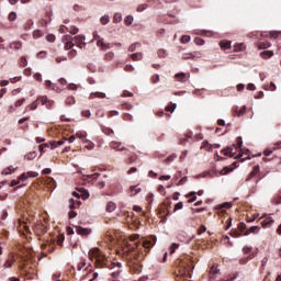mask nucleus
I'll list each match as a JSON object with an SVG mask.
<instances>
[{
    "label": "nucleus",
    "mask_w": 281,
    "mask_h": 281,
    "mask_svg": "<svg viewBox=\"0 0 281 281\" xmlns=\"http://www.w3.org/2000/svg\"><path fill=\"white\" fill-rule=\"evenodd\" d=\"M88 256L91 260V262L94 263V267L97 269H110L111 276L114 279L120 278V274L122 273V263L120 262H111L106 258V255L102 254V250L99 248H92L89 250Z\"/></svg>",
    "instance_id": "1"
},
{
    "label": "nucleus",
    "mask_w": 281,
    "mask_h": 281,
    "mask_svg": "<svg viewBox=\"0 0 281 281\" xmlns=\"http://www.w3.org/2000/svg\"><path fill=\"white\" fill-rule=\"evenodd\" d=\"M155 244L150 239H143L142 241L135 243V259L140 262L146 258V254L153 249Z\"/></svg>",
    "instance_id": "2"
},
{
    "label": "nucleus",
    "mask_w": 281,
    "mask_h": 281,
    "mask_svg": "<svg viewBox=\"0 0 281 281\" xmlns=\"http://www.w3.org/2000/svg\"><path fill=\"white\" fill-rule=\"evenodd\" d=\"M63 41L65 43L66 50L72 49L74 45H77V47H79V49H82V47H85L87 45V43H85L83 35H77L74 38H71L70 35H65Z\"/></svg>",
    "instance_id": "3"
},
{
    "label": "nucleus",
    "mask_w": 281,
    "mask_h": 281,
    "mask_svg": "<svg viewBox=\"0 0 281 281\" xmlns=\"http://www.w3.org/2000/svg\"><path fill=\"white\" fill-rule=\"evenodd\" d=\"M36 177H38V172H35V171L24 172L19 177V180L11 181V188H14V186H19L21 181H27V179H36Z\"/></svg>",
    "instance_id": "4"
},
{
    "label": "nucleus",
    "mask_w": 281,
    "mask_h": 281,
    "mask_svg": "<svg viewBox=\"0 0 281 281\" xmlns=\"http://www.w3.org/2000/svg\"><path fill=\"white\" fill-rule=\"evenodd\" d=\"M192 269H194V265L189 263L188 261H182L180 265L179 274L186 278L192 273Z\"/></svg>",
    "instance_id": "5"
},
{
    "label": "nucleus",
    "mask_w": 281,
    "mask_h": 281,
    "mask_svg": "<svg viewBox=\"0 0 281 281\" xmlns=\"http://www.w3.org/2000/svg\"><path fill=\"white\" fill-rule=\"evenodd\" d=\"M262 218H265V220L262 221ZM260 221H261V226L263 227V229H267L268 227H271L274 223V221L271 218V216H269L267 214H263L260 217Z\"/></svg>",
    "instance_id": "6"
},
{
    "label": "nucleus",
    "mask_w": 281,
    "mask_h": 281,
    "mask_svg": "<svg viewBox=\"0 0 281 281\" xmlns=\"http://www.w3.org/2000/svg\"><path fill=\"white\" fill-rule=\"evenodd\" d=\"M72 194L74 196H76V199L81 198L83 201H87V199H89V191L85 189H80L78 192H74Z\"/></svg>",
    "instance_id": "7"
},
{
    "label": "nucleus",
    "mask_w": 281,
    "mask_h": 281,
    "mask_svg": "<svg viewBox=\"0 0 281 281\" xmlns=\"http://www.w3.org/2000/svg\"><path fill=\"white\" fill-rule=\"evenodd\" d=\"M65 30H67V32H69L70 34H78V27L74 25L71 26L61 25L59 27V32H65Z\"/></svg>",
    "instance_id": "8"
},
{
    "label": "nucleus",
    "mask_w": 281,
    "mask_h": 281,
    "mask_svg": "<svg viewBox=\"0 0 281 281\" xmlns=\"http://www.w3.org/2000/svg\"><path fill=\"white\" fill-rule=\"evenodd\" d=\"M189 78L190 74L179 72L176 75V80H178V82H187Z\"/></svg>",
    "instance_id": "9"
},
{
    "label": "nucleus",
    "mask_w": 281,
    "mask_h": 281,
    "mask_svg": "<svg viewBox=\"0 0 281 281\" xmlns=\"http://www.w3.org/2000/svg\"><path fill=\"white\" fill-rule=\"evenodd\" d=\"M76 233L79 234V236H89V234H91V231L89 228L76 226Z\"/></svg>",
    "instance_id": "10"
},
{
    "label": "nucleus",
    "mask_w": 281,
    "mask_h": 281,
    "mask_svg": "<svg viewBox=\"0 0 281 281\" xmlns=\"http://www.w3.org/2000/svg\"><path fill=\"white\" fill-rule=\"evenodd\" d=\"M110 148L117 151L126 150V147H124L122 143H117V142H112L110 144Z\"/></svg>",
    "instance_id": "11"
},
{
    "label": "nucleus",
    "mask_w": 281,
    "mask_h": 281,
    "mask_svg": "<svg viewBox=\"0 0 281 281\" xmlns=\"http://www.w3.org/2000/svg\"><path fill=\"white\" fill-rule=\"evenodd\" d=\"M142 192V188L139 186H133L130 188V196H137Z\"/></svg>",
    "instance_id": "12"
},
{
    "label": "nucleus",
    "mask_w": 281,
    "mask_h": 281,
    "mask_svg": "<svg viewBox=\"0 0 281 281\" xmlns=\"http://www.w3.org/2000/svg\"><path fill=\"white\" fill-rule=\"evenodd\" d=\"M220 271L218 268L213 266L210 270V281L216 280V273H220Z\"/></svg>",
    "instance_id": "13"
},
{
    "label": "nucleus",
    "mask_w": 281,
    "mask_h": 281,
    "mask_svg": "<svg viewBox=\"0 0 281 281\" xmlns=\"http://www.w3.org/2000/svg\"><path fill=\"white\" fill-rule=\"evenodd\" d=\"M94 98L104 99V98H106V94L104 92H92V93H90L89 99L94 100Z\"/></svg>",
    "instance_id": "14"
},
{
    "label": "nucleus",
    "mask_w": 281,
    "mask_h": 281,
    "mask_svg": "<svg viewBox=\"0 0 281 281\" xmlns=\"http://www.w3.org/2000/svg\"><path fill=\"white\" fill-rule=\"evenodd\" d=\"M97 46L101 47V49H111V45L110 44H104V40L101 38L97 42Z\"/></svg>",
    "instance_id": "15"
},
{
    "label": "nucleus",
    "mask_w": 281,
    "mask_h": 281,
    "mask_svg": "<svg viewBox=\"0 0 281 281\" xmlns=\"http://www.w3.org/2000/svg\"><path fill=\"white\" fill-rule=\"evenodd\" d=\"M221 49H231L232 48V42L229 41H221L220 42Z\"/></svg>",
    "instance_id": "16"
},
{
    "label": "nucleus",
    "mask_w": 281,
    "mask_h": 281,
    "mask_svg": "<svg viewBox=\"0 0 281 281\" xmlns=\"http://www.w3.org/2000/svg\"><path fill=\"white\" fill-rule=\"evenodd\" d=\"M225 157H234V149L232 147H226L222 150Z\"/></svg>",
    "instance_id": "17"
},
{
    "label": "nucleus",
    "mask_w": 281,
    "mask_h": 281,
    "mask_svg": "<svg viewBox=\"0 0 281 281\" xmlns=\"http://www.w3.org/2000/svg\"><path fill=\"white\" fill-rule=\"evenodd\" d=\"M79 205H81V202H80V200H74V199H71L70 200V204H69V207H70V210H76V207H78Z\"/></svg>",
    "instance_id": "18"
},
{
    "label": "nucleus",
    "mask_w": 281,
    "mask_h": 281,
    "mask_svg": "<svg viewBox=\"0 0 281 281\" xmlns=\"http://www.w3.org/2000/svg\"><path fill=\"white\" fill-rule=\"evenodd\" d=\"M116 207L117 205L114 202H108L105 210L106 212H115Z\"/></svg>",
    "instance_id": "19"
},
{
    "label": "nucleus",
    "mask_w": 281,
    "mask_h": 281,
    "mask_svg": "<svg viewBox=\"0 0 281 281\" xmlns=\"http://www.w3.org/2000/svg\"><path fill=\"white\" fill-rule=\"evenodd\" d=\"M100 23H101V25H109V23H111V18L105 14V15L101 16Z\"/></svg>",
    "instance_id": "20"
},
{
    "label": "nucleus",
    "mask_w": 281,
    "mask_h": 281,
    "mask_svg": "<svg viewBox=\"0 0 281 281\" xmlns=\"http://www.w3.org/2000/svg\"><path fill=\"white\" fill-rule=\"evenodd\" d=\"M85 148H87L88 150H93V148H95V144L91 143L89 139H85L83 140Z\"/></svg>",
    "instance_id": "21"
},
{
    "label": "nucleus",
    "mask_w": 281,
    "mask_h": 281,
    "mask_svg": "<svg viewBox=\"0 0 281 281\" xmlns=\"http://www.w3.org/2000/svg\"><path fill=\"white\" fill-rule=\"evenodd\" d=\"M192 196V199H190ZM187 199H190L188 203H194L196 201V192L192 191L186 195Z\"/></svg>",
    "instance_id": "22"
},
{
    "label": "nucleus",
    "mask_w": 281,
    "mask_h": 281,
    "mask_svg": "<svg viewBox=\"0 0 281 281\" xmlns=\"http://www.w3.org/2000/svg\"><path fill=\"white\" fill-rule=\"evenodd\" d=\"M258 232H260V226H251L249 232H246V236H249V234H258Z\"/></svg>",
    "instance_id": "23"
},
{
    "label": "nucleus",
    "mask_w": 281,
    "mask_h": 281,
    "mask_svg": "<svg viewBox=\"0 0 281 281\" xmlns=\"http://www.w3.org/2000/svg\"><path fill=\"white\" fill-rule=\"evenodd\" d=\"M247 112V106L244 105L240 110H238V108L235 110V114L240 117V115H245V113Z\"/></svg>",
    "instance_id": "24"
},
{
    "label": "nucleus",
    "mask_w": 281,
    "mask_h": 281,
    "mask_svg": "<svg viewBox=\"0 0 281 281\" xmlns=\"http://www.w3.org/2000/svg\"><path fill=\"white\" fill-rule=\"evenodd\" d=\"M113 23H122V13L120 12L114 13Z\"/></svg>",
    "instance_id": "25"
},
{
    "label": "nucleus",
    "mask_w": 281,
    "mask_h": 281,
    "mask_svg": "<svg viewBox=\"0 0 281 281\" xmlns=\"http://www.w3.org/2000/svg\"><path fill=\"white\" fill-rule=\"evenodd\" d=\"M22 47H23V44H21V42H12L10 44L11 49H21Z\"/></svg>",
    "instance_id": "26"
},
{
    "label": "nucleus",
    "mask_w": 281,
    "mask_h": 281,
    "mask_svg": "<svg viewBox=\"0 0 281 281\" xmlns=\"http://www.w3.org/2000/svg\"><path fill=\"white\" fill-rule=\"evenodd\" d=\"M24 159H27V161H32V159H36V151H30L24 156Z\"/></svg>",
    "instance_id": "27"
},
{
    "label": "nucleus",
    "mask_w": 281,
    "mask_h": 281,
    "mask_svg": "<svg viewBox=\"0 0 281 281\" xmlns=\"http://www.w3.org/2000/svg\"><path fill=\"white\" fill-rule=\"evenodd\" d=\"M65 142H67V138H63L61 140H58V142H53L52 146L53 148H58V146L65 145Z\"/></svg>",
    "instance_id": "28"
},
{
    "label": "nucleus",
    "mask_w": 281,
    "mask_h": 281,
    "mask_svg": "<svg viewBox=\"0 0 281 281\" xmlns=\"http://www.w3.org/2000/svg\"><path fill=\"white\" fill-rule=\"evenodd\" d=\"M29 109H30V111H36L38 109V101H35L32 104H30L29 106H26L25 111H27Z\"/></svg>",
    "instance_id": "29"
},
{
    "label": "nucleus",
    "mask_w": 281,
    "mask_h": 281,
    "mask_svg": "<svg viewBox=\"0 0 281 281\" xmlns=\"http://www.w3.org/2000/svg\"><path fill=\"white\" fill-rule=\"evenodd\" d=\"M132 60H142L144 58V55L142 53H134L131 55Z\"/></svg>",
    "instance_id": "30"
},
{
    "label": "nucleus",
    "mask_w": 281,
    "mask_h": 281,
    "mask_svg": "<svg viewBox=\"0 0 281 281\" xmlns=\"http://www.w3.org/2000/svg\"><path fill=\"white\" fill-rule=\"evenodd\" d=\"M41 103L43 104V105H47V106H52V104H54V101H49V100H47V97H42L41 98Z\"/></svg>",
    "instance_id": "31"
},
{
    "label": "nucleus",
    "mask_w": 281,
    "mask_h": 281,
    "mask_svg": "<svg viewBox=\"0 0 281 281\" xmlns=\"http://www.w3.org/2000/svg\"><path fill=\"white\" fill-rule=\"evenodd\" d=\"M14 170H16V168L12 167V166H9L8 168H5L3 171H2V175H12V172H14Z\"/></svg>",
    "instance_id": "32"
},
{
    "label": "nucleus",
    "mask_w": 281,
    "mask_h": 281,
    "mask_svg": "<svg viewBox=\"0 0 281 281\" xmlns=\"http://www.w3.org/2000/svg\"><path fill=\"white\" fill-rule=\"evenodd\" d=\"M245 44L244 43H239V44H236L234 46V52H243L245 49Z\"/></svg>",
    "instance_id": "33"
},
{
    "label": "nucleus",
    "mask_w": 281,
    "mask_h": 281,
    "mask_svg": "<svg viewBox=\"0 0 281 281\" xmlns=\"http://www.w3.org/2000/svg\"><path fill=\"white\" fill-rule=\"evenodd\" d=\"M76 137H78V139H82V142H85V139H87V132H77Z\"/></svg>",
    "instance_id": "34"
},
{
    "label": "nucleus",
    "mask_w": 281,
    "mask_h": 281,
    "mask_svg": "<svg viewBox=\"0 0 281 281\" xmlns=\"http://www.w3.org/2000/svg\"><path fill=\"white\" fill-rule=\"evenodd\" d=\"M273 203H274V205H281V190L279 191V193L273 199Z\"/></svg>",
    "instance_id": "35"
},
{
    "label": "nucleus",
    "mask_w": 281,
    "mask_h": 281,
    "mask_svg": "<svg viewBox=\"0 0 281 281\" xmlns=\"http://www.w3.org/2000/svg\"><path fill=\"white\" fill-rule=\"evenodd\" d=\"M262 58H271L273 56L272 50H265L261 53Z\"/></svg>",
    "instance_id": "36"
},
{
    "label": "nucleus",
    "mask_w": 281,
    "mask_h": 281,
    "mask_svg": "<svg viewBox=\"0 0 281 281\" xmlns=\"http://www.w3.org/2000/svg\"><path fill=\"white\" fill-rule=\"evenodd\" d=\"M191 41V37L190 35H183L181 38H180V42L186 45L187 43H190Z\"/></svg>",
    "instance_id": "37"
},
{
    "label": "nucleus",
    "mask_w": 281,
    "mask_h": 281,
    "mask_svg": "<svg viewBox=\"0 0 281 281\" xmlns=\"http://www.w3.org/2000/svg\"><path fill=\"white\" fill-rule=\"evenodd\" d=\"M101 131L104 133V135H113L111 127H101Z\"/></svg>",
    "instance_id": "38"
},
{
    "label": "nucleus",
    "mask_w": 281,
    "mask_h": 281,
    "mask_svg": "<svg viewBox=\"0 0 281 281\" xmlns=\"http://www.w3.org/2000/svg\"><path fill=\"white\" fill-rule=\"evenodd\" d=\"M124 23H125V25H133V15H127L124 19Z\"/></svg>",
    "instance_id": "39"
},
{
    "label": "nucleus",
    "mask_w": 281,
    "mask_h": 281,
    "mask_svg": "<svg viewBox=\"0 0 281 281\" xmlns=\"http://www.w3.org/2000/svg\"><path fill=\"white\" fill-rule=\"evenodd\" d=\"M66 104H67L68 106H71V104H76V99H75L74 97H68V98L66 99Z\"/></svg>",
    "instance_id": "40"
},
{
    "label": "nucleus",
    "mask_w": 281,
    "mask_h": 281,
    "mask_svg": "<svg viewBox=\"0 0 281 281\" xmlns=\"http://www.w3.org/2000/svg\"><path fill=\"white\" fill-rule=\"evenodd\" d=\"M85 267H87V261L82 260L81 262H79L77 265V271H82V269H85Z\"/></svg>",
    "instance_id": "41"
},
{
    "label": "nucleus",
    "mask_w": 281,
    "mask_h": 281,
    "mask_svg": "<svg viewBox=\"0 0 281 281\" xmlns=\"http://www.w3.org/2000/svg\"><path fill=\"white\" fill-rule=\"evenodd\" d=\"M229 207H232V203H229V202L220 204V210H224V209L229 210Z\"/></svg>",
    "instance_id": "42"
},
{
    "label": "nucleus",
    "mask_w": 281,
    "mask_h": 281,
    "mask_svg": "<svg viewBox=\"0 0 281 281\" xmlns=\"http://www.w3.org/2000/svg\"><path fill=\"white\" fill-rule=\"evenodd\" d=\"M191 138H192V132L188 133V134L186 135V138H181V139H180V144L184 145V144H186V140H187V139H191Z\"/></svg>",
    "instance_id": "43"
},
{
    "label": "nucleus",
    "mask_w": 281,
    "mask_h": 281,
    "mask_svg": "<svg viewBox=\"0 0 281 281\" xmlns=\"http://www.w3.org/2000/svg\"><path fill=\"white\" fill-rule=\"evenodd\" d=\"M136 47H142V44L139 43H134L128 47V52H135Z\"/></svg>",
    "instance_id": "44"
},
{
    "label": "nucleus",
    "mask_w": 281,
    "mask_h": 281,
    "mask_svg": "<svg viewBox=\"0 0 281 281\" xmlns=\"http://www.w3.org/2000/svg\"><path fill=\"white\" fill-rule=\"evenodd\" d=\"M229 172H232V168L229 167H224L222 170H221V175H229Z\"/></svg>",
    "instance_id": "45"
},
{
    "label": "nucleus",
    "mask_w": 281,
    "mask_h": 281,
    "mask_svg": "<svg viewBox=\"0 0 281 281\" xmlns=\"http://www.w3.org/2000/svg\"><path fill=\"white\" fill-rule=\"evenodd\" d=\"M46 41H48V43H54V41H56V35L54 34H48L46 36Z\"/></svg>",
    "instance_id": "46"
},
{
    "label": "nucleus",
    "mask_w": 281,
    "mask_h": 281,
    "mask_svg": "<svg viewBox=\"0 0 281 281\" xmlns=\"http://www.w3.org/2000/svg\"><path fill=\"white\" fill-rule=\"evenodd\" d=\"M194 43L195 45H205V41H203L201 37H195Z\"/></svg>",
    "instance_id": "47"
},
{
    "label": "nucleus",
    "mask_w": 281,
    "mask_h": 281,
    "mask_svg": "<svg viewBox=\"0 0 281 281\" xmlns=\"http://www.w3.org/2000/svg\"><path fill=\"white\" fill-rule=\"evenodd\" d=\"M175 109H177V103H173L172 105L167 106L166 111L175 113Z\"/></svg>",
    "instance_id": "48"
},
{
    "label": "nucleus",
    "mask_w": 281,
    "mask_h": 281,
    "mask_svg": "<svg viewBox=\"0 0 281 281\" xmlns=\"http://www.w3.org/2000/svg\"><path fill=\"white\" fill-rule=\"evenodd\" d=\"M231 236L233 238H240L241 234L238 231H231Z\"/></svg>",
    "instance_id": "49"
},
{
    "label": "nucleus",
    "mask_w": 281,
    "mask_h": 281,
    "mask_svg": "<svg viewBox=\"0 0 281 281\" xmlns=\"http://www.w3.org/2000/svg\"><path fill=\"white\" fill-rule=\"evenodd\" d=\"M177 249H179V244H172L170 247V254H175V251H177Z\"/></svg>",
    "instance_id": "50"
},
{
    "label": "nucleus",
    "mask_w": 281,
    "mask_h": 281,
    "mask_svg": "<svg viewBox=\"0 0 281 281\" xmlns=\"http://www.w3.org/2000/svg\"><path fill=\"white\" fill-rule=\"evenodd\" d=\"M41 36H43V33L41 31L36 30L33 32V37L41 38Z\"/></svg>",
    "instance_id": "51"
},
{
    "label": "nucleus",
    "mask_w": 281,
    "mask_h": 281,
    "mask_svg": "<svg viewBox=\"0 0 281 281\" xmlns=\"http://www.w3.org/2000/svg\"><path fill=\"white\" fill-rule=\"evenodd\" d=\"M46 87L48 89H52L53 91H56V86H53L52 81H49V80L46 81Z\"/></svg>",
    "instance_id": "52"
},
{
    "label": "nucleus",
    "mask_w": 281,
    "mask_h": 281,
    "mask_svg": "<svg viewBox=\"0 0 281 281\" xmlns=\"http://www.w3.org/2000/svg\"><path fill=\"white\" fill-rule=\"evenodd\" d=\"M151 82H153V85H157V82H159V75H154L151 77Z\"/></svg>",
    "instance_id": "53"
},
{
    "label": "nucleus",
    "mask_w": 281,
    "mask_h": 281,
    "mask_svg": "<svg viewBox=\"0 0 281 281\" xmlns=\"http://www.w3.org/2000/svg\"><path fill=\"white\" fill-rule=\"evenodd\" d=\"M146 8H148V4H140L137 7V12H144V10H146Z\"/></svg>",
    "instance_id": "54"
},
{
    "label": "nucleus",
    "mask_w": 281,
    "mask_h": 281,
    "mask_svg": "<svg viewBox=\"0 0 281 281\" xmlns=\"http://www.w3.org/2000/svg\"><path fill=\"white\" fill-rule=\"evenodd\" d=\"M277 87L276 83L270 82V86L268 88H266L267 91H276Z\"/></svg>",
    "instance_id": "55"
},
{
    "label": "nucleus",
    "mask_w": 281,
    "mask_h": 281,
    "mask_svg": "<svg viewBox=\"0 0 281 281\" xmlns=\"http://www.w3.org/2000/svg\"><path fill=\"white\" fill-rule=\"evenodd\" d=\"M9 21H16V12H11L9 14Z\"/></svg>",
    "instance_id": "56"
},
{
    "label": "nucleus",
    "mask_w": 281,
    "mask_h": 281,
    "mask_svg": "<svg viewBox=\"0 0 281 281\" xmlns=\"http://www.w3.org/2000/svg\"><path fill=\"white\" fill-rule=\"evenodd\" d=\"M177 210H183V202H179L175 205V212H177Z\"/></svg>",
    "instance_id": "57"
},
{
    "label": "nucleus",
    "mask_w": 281,
    "mask_h": 281,
    "mask_svg": "<svg viewBox=\"0 0 281 281\" xmlns=\"http://www.w3.org/2000/svg\"><path fill=\"white\" fill-rule=\"evenodd\" d=\"M158 56H159V58H166V50L165 49H159L158 50Z\"/></svg>",
    "instance_id": "58"
},
{
    "label": "nucleus",
    "mask_w": 281,
    "mask_h": 281,
    "mask_svg": "<svg viewBox=\"0 0 281 281\" xmlns=\"http://www.w3.org/2000/svg\"><path fill=\"white\" fill-rule=\"evenodd\" d=\"M20 229H24L25 232H27V224L25 222H20Z\"/></svg>",
    "instance_id": "59"
},
{
    "label": "nucleus",
    "mask_w": 281,
    "mask_h": 281,
    "mask_svg": "<svg viewBox=\"0 0 281 281\" xmlns=\"http://www.w3.org/2000/svg\"><path fill=\"white\" fill-rule=\"evenodd\" d=\"M113 56H114L113 52L108 53L105 55V60H113Z\"/></svg>",
    "instance_id": "60"
},
{
    "label": "nucleus",
    "mask_w": 281,
    "mask_h": 281,
    "mask_svg": "<svg viewBox=\"0 0 281 281\" xmlns=\"http://www.w3.org/2000/svg\"><path fill=\"white\" fill-rule=\"evenodd\" d=\"M237 148H243V138L241 137H237Z\"/></svg>",
    "instance_id": "61"
},
{
    "label": "nucleus",
    "mask_w": 281,
    "mask_h": 281,
    "mask_svg": "<svg viewBox=\"0 0 281 281\" xmlns=\"http://www.w3.org/2000/svg\"><path fill=\"white\" fill-rule=\"evenodd\" d=\"M24 102H25V99H21V100H19V101L15 102V106H16V108L23 106Z\"/></svg>",
    "instance_id": "62"
},
{
    "label": "nucleus",
    "mask_w": 281,
    "mask_h": 281,
    "mask_svg": "<svg viewBox=\"0 0 281 281\" xmlns=\"http://www.w3.org/2000/svg\"><path fill=\"white\" fill-rule=\"evenodd\" d=\"M252 249H254V248L246 246V247L243 248V252H244V254H251V250H252Z\"/></svg>",
    "instance_id": "63"
},
{
    "label": "nucleus",
    "mask_w": 281,
    "mask_h": 281,
    "mask_svg": "<svg viewBox=\"0 0 281 281\" xmlns=\"http://www.w3.org/2000/svg\"><path fill=\"white\" fill-rule=\"evenodd\" d=\"M124 69L125 71H135V68L133 67V65H126Z\"/></svg>",
    "instance_id": "64"
}]
</instances>
